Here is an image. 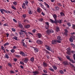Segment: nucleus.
<instances>
[{
    "mask_svg": "<svg viewBox=\"0 0 75 75\" xmlns=\"http://www.w3.org/2000/svg\"><path fill=\"white\" fill-rule=\"evenodd\" d=\"M49 23L47 22V34L48 35H50L51 34V33H54V30H53L51 29H48V28H49Z\"/></svg>",
    "mask_w": 75,
    "mask_h": 75,
    "instance_id": "nucleus-1",
    "label": "nucleus"
},
{
    "mask_svg": "<svg viewBox=\"0 0 75 75\" xmlns=\"http://www.w3.org/2000/svg\"><path fill=\"white\" fill-rule=\"evenodd\" d=\"M62 22V19H59L58 20H57V18H55V20L54 21V23L55 24H57L59 23V24H61Z\"/></svg>",
    "mask_w": 75,
    "mask_h": 75,
    "instance_id": "nucleus-2",
    "label": "nucleus"
},
{
    "mask_svg": "<svg viewBox=\"0 0 75 75\" xmlns=\"http://www.w3.org/2000/svg\"><path fill=\"white\" fill-rule=\"evenodd\" d=\"M20 37H24L25 36V34L23 33L20 32L19 33Z\"/></svg>",
    "mask_w": 75,
    "mask_h": 75,
    "instance_id": "nucleus-3",
    "label": "nucleus"
},
{
    "mask_svg": "<svg viewBox=\"0 0 75 75\" xmlns=\"http://www.w3.org/2000/svg\"><path fill=\"white\" fill-rule=\"evenodd\" d=\"M21 55H22L23 56H24V57H27V55L25 53L21 51L19 53Z\"/></svg>",
    "mask_w": 75,
    "mask_h": 75,
    "instance_id": "nucleus-4",
    "label": "nucleus"
},
{
    "mask_svg": "<svg viewBox=\"0 0 75 75\" xmlns=\"http://www.w3.org/2000/svg\"><path fill=\"white\" fill-rule=\"evenodd\" d=\"M36 42L39 44H42V41L40 40H36Z\"/></svg>",
    "mask_w": 75,
    "mask_h": 75,
    "instance_id": "nucleus-5",
    "label": "nucleus"
},
{
    "mask_svg": "<svg viewBox=\"0 0 75 75\" xmlns=\"http://www.w3.org/2000/svg\"><path fill=\"white\" fill-rule=\"evenodd\" d=\"M63 64H64V65H69V63L67 61H64V62H63Z\"/></svg>",
    "mask_w": 75,
    "mask_h": 75,
    "instance_id": "nucleus-6",
    "label": "nucleus"
},
{
    "mask_svg": "<svg viewBox=\"0 0 75 75\" xmlns=\"http://www.w3.org/2000/svg\"><path fill=\"white\" fill-rule=\"evenodd\" d=\"M38 37V38H41L42 37V35L40 33H38L37 34Z\"/></svg>",
    "mask_w": 75,
    "mask_h": 75,
    "instance_id": "nucleus-7",
    "label": "nucleus"
},
{
    "mask_svg": "<svg viewBox=\"0 0 75 75\" xmlns=\"http://www.w3.org/2000/svg\"><path fill=\"white\" fill-rule=\"evenodd\" d=\"M33 73L34 74L33 75H35V74H39V72L38 71H33Z\"/></svg>",
    "mask_w": 75,
    "mask_h": 75,
    "instance_id": "nucleus-8",
    "label": "nucleus"
},
{
    "mask_svg": "<svg viewBox=\"0 0 75 75\" xmlns=\"http://www.w3.org/2000/svg\"><path fill=\"white\" fill-rule=\"evenodd\" d=\"M4 9H1L0 10V11H1V14H4Z\"/></svg>",
    "mask_w": 75,
    "mask_h": 75,
    "instance_id": "nucleus-9",
    "label": "nucleus"
},
{
    "mask_svg": "<svg viewBox=\"0 0 75 75\" xmlns=\"http://www.w3.org/2000/svg\"><path fill=\"white\" fill-rule=\"evenodd\" d=\"M34 51L35 52H38V49L37 48H34Z\"/></svg>",
    "mask_w": 75,
    "mask_h": 75,
    "instance_id": "nucleus-10",
    "label": "nucleus"
},
{
    "mask_svg": "<svg viewBox=\"0 0 75 75\" xmlns=\"http://www.w3.org/2000/svg\"><path fill=\"white\" fill-rule=\"evenodd\" d=\"M57 43V40H52V44H55Z\"/></svg>",
    "mask_w": 75,
    "mask_h": 75,
    "instance_id": "nucleus-11",
    "label": "nucleus"
},
{
    "mask_svg": "<svg viewBox=\"0 0 75 75\" xmlns=\"http://www.w3.org/2000/svg\"><path fill=\"white\" fill-rule=\"evenodd\" d=\"M30 60L32 62H34V57H32L30 59Z\"/></svg>",
    "mask_w": 75,
    "mask_h": 75,
    "instance_id": "nucleus-12",
    "label": "nucleus"
},
{
    "mask_svg": "<svg viewBox=\"0 0 75 75\" xmlns=\"http://www.w3.org/2000/svg\"><path fill=\"white\" fill-rule=\"evenodd\" d=\"M5 58H7V59H8V58H9V56H8V54L7 53H6L5 54Z\"/></svg>",
    "mask_w": 75,
    "mask_h": 75,
    "instance_id": "nucleus-13",
    "label": "nucleus"
},
{
    "mask_svg": "<svg viewBox=\"0 0 75 75\" xmlns=\"http://www.w3.org/2000/svg\"><path fill=\"white\" fill-rule=\"evenodd\" d=\"M28 13L29 14H33V11L31 10H29L28 11Z\"/></svg>",
    "mask_w": 75,
    "mask_h": 75,
    "instance_id": "nucleus-14",
    "label": "nucleus"
},
{
    "mask_svg": "<svg viewBox=\"0 0 75 75\" xmlns=\"http://www.w3.org/2000/svg\"><path fill=\"white\" fill-rule=\"evenodd\" d=\"M57 38L59 40H60V41H62V40L61 37L60 36H58L57 37Z\"/></svg>",
    "mask_w": 75,
    "mask_h": 75,
    "instance_id": "nucleus-15",
    "label": "nucleus"
},
{
    "mask_svg": "<svg viewBox=\"0 0 75 75\" xmlns=\"http://www.w3.org/2000/svg\"><path fill=\"white\" fill-rule=\"evenodd\" d=\"M66 58L67 59H68V60L71 61V59L70 58V57H69V55H67L66 56Z\"/></svg>",
    "mask_w": 75,
    "mask_h": 75,
    "instance_id": "nucleus-16",
    "label": "nucleus"
},
{
    "mask_svg": "<svg viewBox=\"0 0 75 75\" xmlns=\"http://www.w3.org/2000/svg\"><path fill=\"white\" fill-rule=\"evenodd\" d=\"M28 58H25V59L24 60V62H25V63H27V62H28Z\"/></svg>",
    "mask_w": 75,
    "mask_h": 75,
    "instance_id": "nucleus-17",
    "label": "nucleus"
},
{
    "mask_svg": "<svg viewBox=\"0 0 75 75\" xmlns=\"http://www.w3.org/2000/svg\"><path fill=\"white\" fill-rule=\"evenodd\" d=\"M56 31L57 32H58L59 31V28L58 26L56 27Z\"/></svg>",
    "mask_w": 75,
    "mask_h": 75,
    "instance_id": "nucleus-18",
    "label": "nucleus"
},
{
    "mask_svg": "<svg viewBox=\"0 0 75 75\" xmlns=\"http://www.w3.org/2000/svg\"><path fill=\"white\" fill-rule=\"evenodd\" d=\"M41 10V9H40V8L39 7L37 9V11L38 12V13H39L41 12V10Z\"/></svg>",
    "mask_w": 75,
    "mask_h": 75,
    "instance_id": "nucleus-19",
    "label": "nucleus"
},
{
    "mask_svg": "<svg viewBox=\"0 0 75 75\" xmlns=\"http://www.w3.org/2000/svg\"><path fill=\"white\" fill-rule=\"evenodd\" d=\"M30 25H27L25 26V28H30Z\"/></svg>",
    "mask_w": 75,
    "mask_h": 75,
    "instance_id": "nucleus-20",
    "label": "nucleus"
},
{
    "mask_svg": "<svg viewBox=\"0 0 75 75\" xmlns=\"http://www.w3.org/2000/svg\"><path fill=\"white\" fill-rule=\"evenodd\" d=\"M22 7L23 8H26L25 5V3H23V4L22 6Z\"/></svg>",
    "mask_w": 75,
    "mask_h": 75,
    "instance_id": "nucleus-21",
    "label": "nucleus"
},
{
    "mask_svg": "<svg viewBox=\"0 0 75 75\" xmlns=\"http://www.w3.org/2000/svg\"><path fill=\"white\" fill-rule=\"evenodd\" d=\"M53 16L55 20V18H57V16L56 15V14H54L53 15Z\"/></svg>",
    "mask_w": 75,
    "mask_h": 75,
    "instance_id": "nucleus-22",
    "label": "nucleus"
},
{
    "mask_svg": "<svg viewBox=\"0 0 75 75\" xmlns=\"http://www.w3.org/2000/svg\"><path fill=\"white\" fill-rule=\"evenodd\" d=\"M47 50H49V51H51L52 50L51 48L49 46H47Z\"/></svg>",
    "mask_w": 75,
    "mask_h": 75,
    "instance_id": "nucleus-23",
    "label": "nucleus"
},
{
    "mask_svg": "<svg viewBox=\"0 0 75 75\" xmlns=\"http://www.w3.org/2000/svg\"><path fill=\"white\" fill-rule=\"evenodd\" d=\"M9 45V43L8 42H6L4 45V46L5 47V46H7V45Z\"/></svg>",
    "mask_w": 75,
    "mask_h": 75,
    "instance_id": "nucleus-24",
    "label": "nucleus"
},
{
    "mask_svg": "<svg viewBox=\"0 0 75 75\" xmlns=\"http://www.w3.org/2000/svg\"><path fill=\"white\" fill-rule=\"evenodd\" d=\"M60 14L61 16H65V14L63 12H60Z\"/></svg>",
    "mask_w": 75,
    "mask_h": 75,
    "instance_id": "nucleus-25",
    "label": "nucleus"
},
{
    "mask_svg": "<svg viewBox=\"0 0 75 75\" xmlns=\"http://www.w3.org/2000/svg\"><path fill=\"white\" fill-rule=\"evenodd\" d=\"M59 72L61 73V74H64V71L62 70H60Z\"/></svg>",
    "mask_w": 75,
    "mask_h": 75,
    "instance_id": "nucleus-26",
    "label": "nucleus"
},
{
    "mask_svg": "<svg viewBox=\"0 0 75 75\" xmlns=\"http://www.w3.org/2000/svg\"><path fill=\"white\" fill-rule=\"evenodd\" d=\"M13 39H14V40H18V38L17 36H16L13 37Z\"/></svg>",
    "mask_w": 75,
    "mask_h": 75,
    "instance_id": "nucleus-27",
    "label": "nucleus"
},
{
    "mask_svg": "<svg viewBox=\"0 0 75 75\" xmlns=\"http://www.w3.org/2000/svg\"><path fill=\"white\" fill-rule=\"evenodd\" d=\"M53 68L55 70H57V67L55 65H53Z\"/></svg>",
    "mask_w": 75,
    "mask_h": 75,
    "instance_id": "nucleus-28",
    "label": "nucleus"
},
{
    "mask_svg": "<svg viewBox=\"0 0 75 75\" xmlns=\"http://www.w3.org/2000/svg\"><path fill=\"white\" fill-rule=\"evenodd\" d=\"M19 26L21 28H23V25H22L21 23H19Z\"/></svg>",
    "mask_w": 75,
    "mask_h": 75,
    "instance_id": "nucleus-29",
    "label": "nucleus"
},
{
    "mask_svg": "<svg viewBox=\"0 0 75 75\" xmlns=\"http://www.w3.org/2000/svg\"><path fill=\"white\" fill-rule=\"evenodd\" d=\"M23 17L24 18H25L27 17V15L25 14H24L22 15Z\"/></svg>",
    "mask_w": 75,
    "mask_h": 75,
    "instance_id": "nucleus-30",
    "label": "nucleus"
},
{
    "mask_svg": "<svg viewBox=\"0 0 75 75\" xmlns=\"http://www.w3.org/2000/svg\"><path fill=\"white\" fill-rule=\"evenodd\" d=\"M50 22H51L52 23H55V22H54L55 21H54V20H53L51 19H50Z\"/></svg>",
    "mask_w": 75,
    "mask_h": 75,
    "instance_id": "nucleus-31",
    "label": "nucleus"
},
{
    "mask_svg": "<svg viewBox=\"0 0 75 75\" xmlns=\"http://www.w3.org/2000/svg\"><path fill=\"white\" fill-rule=\"evenodd\" d=\"M43 66H44V67H47V64L43 62Z\"/></svg>",
    "mask_w": 75,
    "mask_h": 75,
    "instance_id": "nucleus-32",
    "label": "nucleus"
},
{
    "mask_svg": "<svg viewBox=\"0 0 75 75\" xmlns=\"http://www.w3.org/2000/svg\"><path fill=\"white\" fill-rule=\"evenodd\" d=\"M36 31H37V30L34 29L32 30V32L33 33H35L36 32Z\"/></svg>",
    "mask_w": 75,
    "mask_h": 75,
    "instance_id": "nucleus-33",
    "label": "nucleus"
},
{
    "mask_svg": "<svg viewBox=\"0 0 75 75\" xmlns=\"http://www.w3.org/2000/svg\"><path fill=\"white\" fill-rule=\"evenodd\" d=\"M54 8L57 10H59V8L58 7V6H55Z\"/></svg>",
    "mask_w": 75,
    "mask_h": 75,
    "instance_id": "nucleus-34",
    "label": "nucleus"
},
{
    "mask_svg": "<svg viewBox=\"0 0 75 75\" xmlns=\"http://www.w3.org/2000/svg\"><path fill=\"white\" fill-rule=\"evenodd\" d=\"M11 52L12 53H14V52H15V50L14 49H12L11 50Z\"/></svg>",
    "mask_w": 75,
    "mask_h": 75,
    "instance_id": "nucleus-35",
    "label": "nucleus"
},
{
    "mask_svg": "<svg viewBox=\"0 0 75 75\" xmlns=\"http://www.w3.org/2000/svg\"><path fill=\"white\" fill-rule=\"evenodd\" d=\"M71 38L73 39V40H75V36L74 35H71Z\"/></svg>",
    "mask_w": 75,
    "mask_h": 75,
    "instance_id": "nucleus-36",
    "label": "nucleus"
},
{
    "mask_svg": "<svg viewBox=\"0 0 75 75\" xmlns=\"http://www.w3.org/2000/svg\"><path fill=\"white\" fill-rule=\"evenodd\" d=\"M69 40H70V42H73V39H72V38L71 37L70 38Z\"/></svg>",
    "mask_w": 75,
    "mask_h": 75,
    "instance_id": "nucleus-37",
    "label": "nucleus"
},
{
    "mask_svg": "<svg viewBox=\"0 0 75 75\" xmlns=\"http://www.w3.org/2000/svg\"><path fill=\"white\" fill-rule=\"evenodd\" d=\"M11 8H13V9H14V10H16V7H15L14 6H12Z\"/></svg>",
    "mask_w": 75,
    "mask_h": 75,
    "instance_id": "nucleus-38",
    "label": "nucleus"
},
{
    "mask_svg": "<svg viewBox=\"0 0 75 75\" xmlns=\"http://www.w3.org/2000/svg\"><path fill=\"white\" fill-rule=\"evenodd\" d=\"M72 28H73V29H74V30H75V25L73 24L72 25Z\"/></svg>",
    "mask_w": 75,
    "mask_h": 75,
    "instance_id": "nucleus-39",
    "label": "nucleus"
},
{
    "mask_svg": "<svg viewBox=\"0 0 75 75\" xmlns=\"http://www.w3.org/2000/svg\"><path fill=\"white\" fill-rule=\"evenodd\" d=\"M67 25L69 26V27H71V23H67Z\"/></svg>",
    "mask_w": 75,
    "mask_h": 75,
    "instance_id": "nucleus-40",
    "label": "nucleus"
},
{
    "mask_svg": "<svg viewBox=\"0 0 75 75\" xmlns=\"http://www.w3.org/2000/svg\"><path fill=\"white\" fill-rule=\"evenodd\" d=\"M13 4L14 5H17V2H13Z\"/></svg>",
    "mask_w": 75,
    "mask_h": 75,
    "instance_id": "nucleus-41",
    "label": "nucleus"
},
{
    "mask_svg": "<svg viewBox=\"0 0 75 75\" xmlns=\"http://www.w3.org/2000/svg\"><path fill=\"white\" fill-rule=\"evenodd\" d=\"M25 2L26 5H27L28 4V1L27 0H26L25 1Z\"/></svg>",
    "mask_w": 75,
    "mask_h": 75,
    "instance_id": "nucleus-42",
    "label": "nucleus"
},
{
    "mask_svg": "<svg viewBox=\"0 0 75 75\" xmlns=\"http://www.w3.org/2000/svg\"><path fill=\"white\" fill-rule=\"evenodd\" d=\"M1 49L2 50H5V49H4V47H3V46H1Z\"/></svg>",
    "mask_w": 75,
    "mask_h": 75,
    "instance_id": "nucleus-43",
    "label": "nucleus"
},
{
    "mask_svg": "<svg viewBox=\"0 0 75 75\" xmlns=\"http://www.w3.org/2000/svg\"><path fill=\"white\" fill-rule=\"evenodd\" d=\"M28 33L29 34H30V35H32V36H33V35H34V34H33V33H32L30 32H28Z\"/></svg>",
    "mask_w": 75,
    "mask_h": 75,
    "instance_id": "nucleus-44",
    "label": "nucleus"
},
{
    "mask_svg": "<svg viewBox=\"0 0 75 75\" xmlns=\"http://www.w3.org/2000/svg\"><path fill=\"white\" fill-rule=\"evenodd\" d=\"M20 64H22V65H24V63L22 61L20 62Z\"/></svg>",
    "mask_w": 75,
    "mask_h": 75,
    "instance_id": "nucleus-45",
    "label": "nucleus"
},
{
    "mask_svg": "<svg viewBox=\"0 0 75 75\" xmlns=\"http://www.w3.org/2000/svg\"><path fill=\"white\" fill-rule=\"evenodd\" d=\"M23 45L25 47V48H27V45L25 44V43L24 42L23 43Z\"/></svg>",
    "mask_w": 75,
    "mask_h": 75,
    "instance_id": "nucleus-46",
    "label": "nucleus"
},
{
    "mask_svg": "<svg viewBox=\"0 0 75 75\" xmlns=\"http://www.w3.org/2000/svg\"><path fill=\"white\" fill-rule=\"evenodd\" d=\"M56 42H58V43H61V41L60 40H56Z\"/></svg>",
    "mask_w": 75,
    "mask_h": 75,
    "instance_id": "nucleus-47",
    "label": "nucleus"
},
{
    "mask_svg": "<svg viewBox=\"0 0 75 75\" xmlns=\"http://www.w3.org/2000/svg\"><path fill=\"white\" fill-rule=\"evenodd\" d=\"M49 69L50 71H52V72H54V70L50 68Z\"/></svg>",
    "mask_w": 75,
    "mask_h": 75,
    "instance_id": "nucleus-48",
    "label": "nucleus"
},
{
    "mask_svg": "<svg viewBox=\"0 0 75 75\" xmlns=\"http://www.w3.org/2000/svg\"><path fill=\"white\" fill-rule=\"evenodd\" d=\"M70 61V62H72V63H75V62L73 60H72L71 59V61Z\"/></svg>",
    "mask_w": 75,
    "mask_h": 75,
    "instance_id": "nucleus-49",
    "label": "nucleus"
},
{
    "mask_svg": "<svg viewBox=\"0 0 75 75\" xmlns=\"http://www.w3.org/2000/svg\"><path fill=\"white\" fill-rule=\"evenodd\" d=\"M12 31H13L14 32H15L16 31V29L14 28H12Z\"/></svg>",
    "mask_w": 75,
    "mask_h": 75,
    "instance_id": "nucleus-50",
    "label": "nucleus"
},
{
    "mask_svg": "<svg viewBox=\"0 0 75 75\" xmlns=\"http://www.w3.org/2000/svg\"><path fill=\"white\" fill-rule=\"evenodd\" d=\"M15 56L16 58H19V57H20V56L19 55H15Z\"/></svg>",
    "mask_w": 75,
    "mask_h": 75,
    "instance_id": "nucleus-51",
    "label": "nucleus"
},
{
    "mask_svg": "<svg viewBox=\"0 0 75 75\" xmlns=\"http://www.w3.org/2000/svg\"><path fill=\"white\" fill-rule=\"evenodd\" d=\"M69 64H70V66H71L72 67H74V65L71 64L70 63H69Z\"/></svg>",
    "mask_w": 75,
    "mask_h": 75,
    "instance_id": "nucleus-52",
    "label": "nucleus"
},
{
    "mask_svg": "<svg viewBox=\"0 0 75 75\" xmlns=\"http://www.w3.org/2000/svg\"><path fill=\"white\" fill-rule=\"evenodd\" d=\"M39 21H41L42 22L43 21V18H40L39 19Z\"/></svg>",
    "mask_w": 75,
    "mask_h": 75,
    "instance_id": "nucleus-53",
    "label": "nucleus"
},
{
    "mask_svg": "<svg viewBox=\"0 0 75 75\" xmlns=\"http://www.w3.org/2000/svg\"><path fill=\"white\" fill-rule=\"evenodd\" d=\"M64 31L65 33H68V30L67 29H65L64 30Z\"/></svg>",
    "mask_w": 75,
    "mask_h": 75,
    "instance_id": "nucleus-54",
    "label": "nucleus"
},
{
    "mask_svg": "<svg viewBox=\"0 0 75 75\" xmlns=\"http://www.w3.org/2000/svg\"><path fill=\"white\" fill-rule=\"evenodd\" d=\"M10 72L11 73V74H14L15 72H14V71L13 70H11L10 71Z\"/></svg>",
    "mask_w": 75,
    "mask_h": 75,
    "instance_id": "nucleus-55",
    "label": "nucleus"
},
{
    "mask_svg": "<svg viewBox=\"0 0 75 75\" xmlns=\"http://www.w3.org/2000/svg\"><path fill=\"white\" fill-rule=\"evenodd\" d=\"M39 4H40V6H41V7H42V6H43V5H42V4L41 3H40Z\"/></svg>",
    "mask_w": 75,
    "mask_h": 75,
    "instance_id": "nucleus-56",
    "label": "nucleus"
},
{
    "mask_svg": "<svg viewBox=\"0 0 75 75\" xmlns=\"http://www.w3.org/2000/svg\"><path fill=\"white\" fill-rule=\"evenodd\" d=\"M4 26H5V27L8 26V24L7 23L4 24Z\"/></svg>",
    "mask_w": 75,
    "mask_h": 75,
    "instance_id": "nucleus-57",
    "label": "nucleus"
},
{
    "mask_svg": "<svg viewBox=\"0 0 75 75\" xmlns=\"http://www.w3.org/2000/svg\"><path fill=\"white\" fill-rule=\"evenodd\" d=\"M42 7L43 8V9H44V10H45V11H46V9L44 8V6H42Z\"/></svg>",
    "mask_w": 75,
    "mask_h": 75,
    "instance_id": "nucleus-58",
    "label": "nucleus"
},
{
    "mask_svg": "<svg viewBox=\"0 0 75 75\" xmlns=\"http://www.w3.org/2000/svg\"><path fill=\"white\" fill-rule=\"evenodd\" d=\"M8 64L9 67H11H11H12V65H11V64H10V63H8Z\"/></svg>",
    "mask_w": 75,
    "mask_h": 75,
    "instance_id": "nucleus-59",
    "label": "nucleus"
},
{
    "mask_svg": "<svg viewBox=\"0 0 75 75\" xmlns=\"http://www.w3.org/2000/svg\"><path fill=\"white\" fill-rule=\"evenodd\" d=\"M13 49H16L17 48V47L16 46H14L13 47Z\"/></svg>",
    "mask_w": 75,
    "mask_h": 75,
    "instance_id": "nucleus-60",
    "label": "nucleus"
},
{
    "mask_svg": "<svg viewBox=\"0 0 75 75\" xmlns=\"http://www.w3.org/2000/svg\"><path fill=\"white\" fill-rule=\"evenodd\" d=\"M67 33L65 32L64 33V35L66 36H67V35H68V34H67Z\"/></svg>",
    "mask_w": 75,
    "mask_h": 75,
    "instance_id": "nucleus-61",
    "label": "nucleus"
},
{
    "mask_svg": "<svg viewBox=\"0 0 75 75\" xmlns=\"http://www.w3.org/2000/svg\"><path fill=\"white\" fill-rule=\"evenodd\" d=\"M57 5L59 6H61V4L60 3H58L57 4Z\"/></svg>",
    "mask_w": 75,
    "mask_h": 75,
    "instance_id": "nucleus-62",
    "label": "nucleus"
},
{
    "mask_svg": "<svg viewBox=\"0 0 75 75\" xmlns=\"http://www.w3.org/2000/svg\"><path fill=\"white\" fill-rule=\"evenodd\" d=\"M14 61L15 62H16L17 61V58H14Z\"/></svg>",
    "mask_w": 75,
    "mask_h": 75,
    "instance_id": "nucleus-63",
    "label": "nucleus"
},
{
    "mask_svg": "<svg viewBox=\"0 0 75 75\" xmlns=\"http://www.w3.org/2000/svg\"><path fill=\"white\" fill-rule=\"evenodd\" d=\"M58 58L60 60V61H62V59H61V58L59 57H58Z\"/></svg>",
    "mask_w": 75,
    "mask_h": 75,
    "instance_id": "nucleus-64",
    "label": "nucleus"
}]
</instances>
